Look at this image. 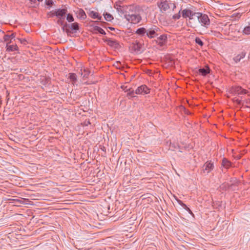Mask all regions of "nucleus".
<instances>
[{
    "label": "nucleus",
    "instance_id": "1",
    "mask_svg": "<svg viewBox=\"0 0 250 250\" xmlns=\"http://www.w3.org/2000/svg\"><path fill=\"white\" fill-rule=\"evenodd\" d=\"M142 12L143 10L140 6L136 4L129 5L126 6L125 18L130 23L137 24L142 19L141 15Z\"/></svg>",
    "mask_w": 250,
    "mask_h": 250
},
{
    "label": "nucleus",
    "instance_id": "2",
    "mask_svg": "<svg viewBox=\"0 0 250 250\" xmlns=\"http://www.w3.org/2000/svg\"><path fill=\"white\" fill-rule=\"evenodd\" d=\"M196 17L197 18L199 22L201 23L202 26L206 28H208L210 24V22L207 15L200 12H197L196 13Z\"/></svg>",
    "mask_w": 250,
    "mask_h": 250
},
{
    "label": "nucleus",
    "instance_id": "3",
    "mask_svg": "<svg viewBox=\"0 0 250 250\" xmlns=\"http://www.w3.org/2000/svg\"><path fill=\"white\" fill-rule=\"evenodd\" d=\"M160 34L161 29L156 25H152L147 29L146 36L149 39L156 38Z\"/></svg>",
    "mask_w": 250,
    "mask_h": 250
},
{
    "label": "nucleus",
    "instance_id": "4",
    "mask_svg": "<svg viewBox=\"0 0 250 250\" xmlns=\"http://www.w3.org/2000/svg\"><path fill=\"white\" fill-rule=\"evenodd\" d=\"M157 5L161 11L163 13L169 9L170 7V5L173 6V10L176 8V5L174 3L167 0H161L160 2H158Z\"/></svg>",
    "mask_w": 250,
    "mask_h": 250
},
{
    "label": "nucleus",
    "instance_id": "5",
    "mask_svg": "<svg viewBox=\"0 0 250 250\" xmlns=\"http://www.w3.org/2000/svg\"><path fill=\"white\" fill-rule=\"evenodd\" d=\"M142 44L136 41L130 44L129 50L132 53L139 54L142 52Z\"/></svg>",
    "mask_w": 250,
    "mask_h": 250
},
{
    "label": "nucleus",
    "instance_id": "6",
    "mask_svg": "<svg viewBox=\"0 0 250 250\" xmlns=\"http://www.w3.org/2000/svg\"><path fill=\"white\" fill-rule=\"evenodd\" d=\"M196 12H194L189 9H185L181 12L182 16L184 18H188L190 20L193 19V16H196Z\"/></svg>",
    "mask_w": 250,
    "mask_h": 250
},
{
    "label": "nucleus",
    "instance_id": "7",
    "mask_svg": "<svg viewBox=\"0 0 250 250\" xmlns=\"http://www.w3.org/2000/svg\"><path fill=\"white\" fill-rule=\"evenodd\" d=\"M214 168V165L213 163L211 162H207L202 167V172L204 173L208 174Z\"/></svg>",
    "mask_w": 250,
    "mask_h": 250
},
{
    "label": "nucleus",
    "instance_id": "8",
    "mask_svg": "<svg viewBox=\"0 0 250 250\" xmlns=\"http://www.w3.org/2000/svg\"><path fill=\"white\" fill-rule=\"evenodd\" d=\"M150 92V89L146 85H142L139 86L135 90L136 94H147Z\"/></svg>",
    "mask_w": 250,
    "mask_h": 250
},
{
    "label": "nucleus",
    "instance_id": "9",
    "mask_svg": "<svg viewBox=\"0 0 250 250\" xmlns=\"http://www.w3.org/2000/svg\"><path fill=\"white\" fill-rule=\"evenodd\" d=\"M167 35L163 34L158 37L156 40V43L160 46H163L166 44L167 42Z\"/></svg>",
    "mask_w": 250,
    "mask_h": 250
},
{
    "label": "nucleus",
    "instance_id": "10",
    "mask_svg": "<svg viewBox=\"0 0 250 250\" xmlns=\"http://www.w3.org/2000/svg\"><path fill=\"white\" fill-rule=\"evenodd\" d=\"M67 12V10L66 8L58 9L54 12L53 15L56 16L58 18H62V19L64 20L65 15Z\"/></svg>",
    "mask_w": 250,
    "mask_h": 250
},
{
    "label": "nucleus",
    "instance_id": "11",
    "mask_svg": "<svg viewBox=\"0 0 250 250\" xmlns=\"http://www.w3.org/2000/svg\"><path fill=\"white\" fill-rule=\"evenodd\" d=\"M104 42H106L109 46L115 48H118L119 47V42L117 41L113 40L110 38H106L104 40Z\"/></svg>",
    "mask_w": 250,
    "mask_h": 250
},
{
    "label": "nucleus",
    "instance_id": "12",
    "mask_svg": "<svg viewBox=\"0 0 250 250\" xmlns=\"http://www.w3.org/2000/svg\"><path fill=\"white\" fill-rule=\"evenodd\" d=\"M210 72V69L208 65H206L204 67L200 68L198 70L199 73L204 76H205L207 74H209Z\"/></svg>",
    "mask_w": 250,
    "mask_h": 250
},
{
    "label": "nucleus",
    "instance_id": "13",
    "mask_svg": "<svg viewBox=\"0 0 250 250\" xmlns=\"http://www.w3.org/2000/svg\"><path fill=\"white\" fill-rule=\"evenodd\" d=\"M221 166L226 169H229L231 167L232 163L228 159L224 158L222 160Z\"/></svg>",
    "mask_w": 250,
    "mask_h": 250
},
{
    "label": "nucleus",
    "instance_id": "14",
    "mask_svg": "<svg viewBox=\"0 0 250 250\" xmlns=\"http://www.w3.org/2000/svg\"><path fill=\"white\" fill-rule=\"evenodd\" d=\"M88 15L93 19H97L99 20H101L102 19V16H100L98 12L94 11H90L88 13Z\"/></svg>",
    "mask_w": 250,
    "mask_h": 250
},
{
    "label": "nucleus",
    "instance_id": "15",
    "mask_svg": "<svg viewBox=\"0 0 250 250\" xmlns=\"http://www.w3.org/2000/svg\"><path fill=\"white\" fill-rule=\"evenodd\" d=\"M147 29L144 27L139 28L137 29L135 33L141 36H144L145 34L146 35Z\"/></svg>",
    "mask_w": 250,
    "mask_h": 250
},
{
    "label": "nucleus",
    "instance_id": "16",
    "mask_svg": "<svg viewBox=\"0 0 250 250\" xmlns=\"http://www.w3.org/2000/svg\"><path fill=\"white\" fill-rule=\"evenodd\" d=\"M93 31L94 33H99L102 35L106 34L105 31L102 28L98 26H95L93 27Z\"/></svg>",
    "mask_w": 250,
    "mask_h": 250
},
{
    "label": "nucleus",
    "instance_id": "17",
    "mask_svg": "<svg viewBox=\"0 0 250 250\" xmlns=\"http://www.w3.org/2000/svg\"><path fill=\"white\" fill-rule=\"evenodd\" d=\"M70 28L72 33H76L79 29V24L77 22L73 23L70 25Z\"/></svg>",
    "mask_w": 250,
    "mask_h": 250
},
{
    "label": "nucleus",
    "instance_id": "18",
    "mask_svg": "<svg viewBox=\"0 0 250 250\" xmlns=\"http://www.w3.org/2000/svg\"><path fill=\"white\" fill-rule=\"evenodd\" d=\"M246 55V53L242 52L241 53L237 55L236 56L233 58V60L236 63H237L240 61V60L243 59Z\"/></svg>",
    "mask_w": 250,
    "mask_h": 250
},
{
    "label": "nucleus",
    "instance_id": "19",
    "mask_svg": "<svg viewBox=\"0 0 250 250\" xmlns=\"http://www.w3.org/2000/svg\"><path fill=\"white\" fill-rule=\"evenodd\" d=\"M127 5H126L125 6H122L120 5H116V8L118 12L121 13L122 14H124V15L125 14V10L126 6Z\"/></svg>",
    "mask_w": 250,
    "mask_h": 250
},
{
    "label": "nucleus",
    "instance_id": "20",
    "mask_svg": "<svg viewBox=\"0 0 250 250\" xmlns=\"http://www.w3.org/2000/svg\"><path fill=\"white\" fill-rule=\"evenodd\" d=\"M103 16L104 19L107 21H111L114 19L113 16L107 12H104Z\"/></svg>",
    "mask_w": 250,
    "mask_h": 250
},
{
    "label": "nucleus",
    "instance_id": "21",
    "mask_svg": "<svg viewBox=\"0 0 250 250\" xmlns=\"http://www.w3.org/2000/svg\"><path fill=\"white\" fill-rule=\"evenodd\" d=\"M178 203L187 211L188 212V213L192 215H193V213H192V211L189 209V208H188L186 204L183 203L181 200H178Z\"/></svg>",
    "mask_w": 250,
    "mask_h": 250
},
{
    "label": "nucleus",
    "instance_id": "22",
    "mask_svg": "<svg viewBox=\"0 0 250 250\" xmlns=\"http://www.w3.org/2000/svg\"><path fill=\"white\" fill-rule=\"evenodd\" d=\"M235 91L238 93V94H246L247 93V90L242 89L241 87L238 86L235 88Z\"/></svg>",
    "mask_w": 250,
    "mask_h": 250
},
{
    "label": "nucleus",
    "instance_id": "23",
    "mask_svg": "<svg viewBox=\"0 0 250 250\" xmlns=\"http://www.w3.org/2000/svg\"><path fill=\"white\" fill-rule=\"evenodd\" d=\"M135 94H136L135 91H134V90L132 88H129V90H128L127 93V96L128 97L129 99L135 97Z\"/></svg>",
    "mask_w": 250,
    "mask_h": 250
},
{
    "label": "nucleus",
    "instance_id": "24",
    "mask_svg": "<svg viewBox=\"0 0 250 250\" xmlns=\"http://www.w3.org/2000/svg\"><path fill=\"white\" fill-rule=\"evenodd\" d=\"M69 78L73 83H75L77 81V76L75 73H70Z\"/></svg>",
    "mask_w": 250,
    "mask_h": 250
},
{
    "label": "nucleus",
    "instance_id": "25",
    "mask_svg": "<svg viewBox=\"0 0 250 250\" xmlns=\"http://www.w3.org/2000/svg\"><path fill=\"white\" fill-rule=\"evenodd\" d=\"M7 50H8L9 51H13L18 50V47L17 46V45H9V46H8L7 45Z\"/></svg>",
    "mask_w": 250,
    "mask_h": 250
},
{
    "label": "nucleus",
    "instance_id": "26",
    "mask_svg": "<svg viewBox=\"0 0 250 250\" xmlns=\"http://www.w3.org/2000/svg\"><path fill=\"white\" fill-rule=\"evenodd\" d=\"M90 74V71L87 69H84L83 72H82L81 75L83 78H87Z\"/></svg>",
    "mask_w": 250,
    "mask_h": 250
},
{
    "label": "nucleus",
    "instance_id": "27",
    "mask_svg": "<svg viewBox=\"0 0 250 250\" xmlns=\"http://www.w3.org/2000/svg\"><path fill=\"white\" fill-rule=\"evenodd\" d=\"M195 42L196 44H198L201 47H202L204 44L203 42L199 37H196L195 38Z\"/></svg>",
    "mask_w": 250,
    "mask_h": 250
},
{
    "label": "nucleus",
    "instance_id": "28",
    "mask_svg": "<svg viewBox=\"0 0 250 250\" xmlns=\"http://www.w3.org/2000/svg\"><path fill=\"white\" fill-rule=\"evenodd\" d=\"M66 20L68 22H72L74 21L73 15L71 14H68L66 17Z\"/></svg>",
    "mask_w": 250,
    "mask_h": 250
},
{
    "label": "nucleus",
    "instance_id": "29",
    "mask_svg": "<svg viewBox=\"0 0 250 250\" xmlns=\"http://www.w3.org/2000/svg\"><path fill=\"white\" fill-rule=\"evenodd\" d=\"M243 33L245 34L250 35V26H246L243 30Z\"/></svg>",
    "mask_w": 250,
    "mask_h": 250
},
{
    "label": "nucleus",
    "instance_id": "30",
    "mask_svg": "<svg viewBox=\"0 0 250 250\" xmlns=\"http://www.w3.org/2000/svg\"><path fill=\"white\" fill-rule=\"evenodd\" d=\"M50 82V79L48 78L44 77L41 83L42 84L45 85L49 83Z\"/></svg>",
    "mask_w": 250,
    "mask_h": 250
},
{
    "label": "nucleus",
    "instance_id": "31",
    "mask_svg": "<svg viewBox=\"0 0 250 250\" xmlns=\"http://www.w3.org/2000/svg\"><path fill=\"white\" fill-rule=\"evenodd\" d=\"M79 15L82 19H85L86 18V15L83 10L80 11Z\"/></svg>",
    "mask_w": 250,
    "mask_h": 250
},
{
    "label": "nucleus",
    "instance_id": "32",
    "mask_svg": "<svg viewBox=\"0 0 250 250\" xmlns=\"http://www.w3.org/2000/svg\"><path fill=\"white\" fill-rule=\"evenodd\" d=\"M180 10L179 11V13H177V14H174L173 16V19L174 20H178L181 17V15H180Z\"/></svg>",
    "mask_w": 250,
    "mask_h": 250
},
{
    "label": "nucleus",
    "instance_id": "33",
    "mask_svg": "<svg viewBox=\"0 0 250 250\" xmlns=\"http://www.w3.org/2000/svg\"><path fill=\"white\" fill-rule=\"evenodd\" d=\"M3 40L5 42H8L11 39L9 35H5L3 37Z\"/></svg>",
    "mask_w": 250,
    "mask_h": 250
},
{
    "label": "nucleus",
    "instance_id": "34",
    "mask_svg": "<svg viewBox=\"0 0 250 250\" xmlns=\"http://www.w3.org/2000/svg\"><path fill=\"white\" fill-rule=\"evenodd\" d=\"M121 88L124 90L125 92H128L129 90V88H128L127 86L122 85Z\"/></svg>",
    "mask_w": 250,
    "mask_h": 250
},
{
    "label": "nucleus",
    "instance_id": "35",
    "mask_svg": "<svg viewBox=\"0 0 250 250\" xmlns=\"http://www.w3.org/2000/svg\"><path fill=\"white\" fill-rule=\"evenodd\" d=\"M19 41H20L21 43L23 44H26L27 42V41L24 39H19Z\"/></svg>",
    "mask_w": 250,
    "mask_h": 250
},
{
    "label": "nucleus",
    "instance_id": "36",
    "mask_svg": "<svg viewBox=\"0 0 250 250\" xmlns=\"http://www.w3.org/2000/svg\"><path fill=\"white\" fill-rule=\"evenodd\" d=\"M227 184H223L221 186V188H222L223 189L226 190L227 189L229 188V186L227 187Z\"/></svg>",
    "mask_w": 250,
    "mask_h": 250
},
{
    "label": "nucleus",
    "instance_id": "37",
    "mask_svg": "<svg viewBox=\"0 0 250 250\" xmlns=\"http://www.w3.org/2000/svg\"><path fill=\"white\" fill-rule=\"evenodd\" d=\"M62 18H60L59 20H58L57 22L59 24L61 25H63V21L62 20Z\"/></svg>",
    "mask_w": 250,
    "mask_h": 250
},
{
    "label": "nucleus",
    "instance_id": "38",
    "mask_svg": "<svg viewBox=\"0 0 250 250\" xmlns=\"http://www.w3.org/2000/svg\"><path fill=\"white\" fill-rule=\"evenodd\" d=\"M10 39H14L15 37V34L14 33H13L9 35Z\"/></svg>",
    "mask_w": 250,
    "mask_h": 250
},
{
    "label": "nucleus",
    "instance_id": "39",
    "mask_svg": "<svg viewBox=\"0 0 250 250\" xmlns=\"http://www.w3.org/2000/svg\"><path fill=\"white\" fill-rule=\"evenodd\" d=\"M52 1H48L47 2H46V4L47 5H51L52 4Z\"/></svg>",
    "mask_w": 250,
    "mask_h": 250
},
{
    "label": "nucleus",
    "instance_id": "40",
    "mask_svg": "<svg viewBox=\"0 0 250 250\" xmlns=\"http://www.w3.org/2000/svg\"><path fill=\"white\" fill-rule=\"evenodd\" d=\"M236 102L237 103V104H241V101L240 100H239V99L236 100Z\"/></svg>",
    "mask_w": 250,
    "mask_h": 250
},
{
    "label": "nucleus",
    "instance_id": "41",
    "mask_svg": "<svg viewBox=\"0 0 250 250\" xmlns=\"http://www.w3.org/2000/svg\"><path fill=\"white\" fill-rule=\"evenodd\" d=\"M108 28L111 31H113L115 30V28L112 27H108Z\"/></svg>",
    "mask_w": 250,
    "mask_h": 250
},
{
    "label": "nucleus",
    "instance_id": "42",
    "mask_svg": "<svg viewBox=\"0 0 250 250\" xmlns=\"http://www.w3.org/2000/svg\"><path fill=\"white\" fill-rule=\"evenodd\" d=\"M68 26V24L66 23L65 25H64L63 27H67Z\"/></svg>",
    "mask_w": 250,
    "mask_h": 250
},
{
    "label": "nucleus",
    "instance_id": "43",
    "mask_svg": "<svg viewBox=\"0 0 250 250\" xmlns=\"http://www.w3.org/2000/svg\"><path fill=\"white\" fill-rule=\"evenodd\" d=\"M38 1H42V0H37Z\"/></svg>",
    "mask_w": 250,
    "mask_h": 250
},
{
    "label": "nucleus",
    "instance_id": "44",
    "mask_svg": "<svg viewBox=\"0 0 250 250\" xmlns=\"http://www.w3.org/2000/svg\"><path fill=\"white\" fill-rule=\"evenodd\" d=\"M94 22H95V23H98V21H94Z\"/></svg>",
    "mask_w": 250,
    "mask_h": 250
},
{
    "label": "nucleus",
    "instance_id": "45",
    "mask_svg": "<svg viewBox=\"0 0 250 250\" xmlns=\"http://www.w3.org/2000/svg\"><path fill=\"white\" fill-rule=\"evenodd\" d=\"M66 31H67V32H69V30H68V29H67V30H66Z\"/></svg>",
    "mask_w": 250,
    "mask_h": 250
}]
</instances>
